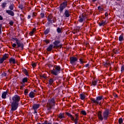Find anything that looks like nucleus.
I'll return each instance as SVG.
<instances>
[{"mask_svg":"<svg viewBox=\"0 0 124 124\" xmlns=\"http://www.w3.org/2000/svg\"><path fill=\"white\" fill-rule=\"evenodd\" d=\"M4 62V61L3 60L2 58H0V64L3 63Z\"/></svg>","mask_w":124,"mask_h":124,"instance_id":"8fccbe9b","label":"nucleus"},{"mask_svg":"<svg viewBox=\"0 0 124 124\" xmlns=\"http://www.w3.org/2000/svg\"><path fill=\"white\" fill-rule=\"evenodd\" d=\"M104 65L105 66H108V64L107 63V62H106L104 64Z\"/></svg>","mask_w":124,"mask_h":124,"instance_id":"13d9d810","label":"nucleus"},{"mask_svg":"<svg viewBox=\"0 0 124 124\" xmlns=\"http://www.w3.org/2000/svg\"><path fill=\"white\" fill-rule=\"evenodd\" d=\"M40 106V104H34L32 106V108H33V110H37V109H38V108H39Z\"/></svg>","mask_w":124,"mask_h":124,"instance_id":"dca6fc26","label":"nucleus"},{"mask_svg":"<svg viewBox=\"0 0 124 124\" xmlns=\"http://www.w3.org/2000/svg\"><path fill=\"white\" fill-rule=\"evenodd\" d=\"M6 13L8 14V15H10L12 16H13L15 15V14H14V12H13L11 10H7L6 11Z\"/></svg>","mask_w":124,"mask_h":124,"instance_id":"ddd939ff","label":"nucleus"},{"mask_svg":"<svg viewBox=\"0 0 124 124\" xmlns=\"http://www.w3.org/2000/svg\"><path fill=\"white\" fill-rule=\"evenodd\" d=\"M57 32L58 33H62V28L58 27L57 29Z\"/></svg>","mask_w":124,"mask_h":124,"instance_id":"7c9ffc66","label":"nucleus"},{"mask_svg":"<svg viewBox=\"0 0 124 124\" xmlns=\"http://www.w3.org/2000/svg\"><path fill=\"white\" fill-rule=\"evenodd\" d=\"M113 52L114 54H118V49H113Z\"/></svg>","mask_w":124,"mask_h":124,"instance_id":"ea45409f","label":"nucleus"},{"mask_svg":"<svg viewBox=\"0 0 124 124\" xmlns=\"http://www.w3.org/2000/svg\"><path fill=\"white\" fill-rule=\"evenodd\" d=\"M9 57V54H7V53H5L4 55H3L2 57V59H3V61H5V60L8 59Z\"/></svg>","mask_w":124,"mask_h":124,"instance_id":"f3484780","label":"nucleus"},{"mask_svg":"<svg viewBox=\"0 0 124 124\" xmlns=\"http://www.w3.org/2000/svg\"><path fill=\"white\" fill-rule=\"evenodd\" d=\"M84 67H90V64L89 63H87L86 64H85L84 66Z\"/></svg>","mask_w":124,"mask_h":124,"instance_id":"09e8293b","label":"nucleus"},{"mask_svg":"<svg viewBox=\"0 0 124 124\" xmlns=\"http://www.w3.org/2000/svg\"><path fill=\"white\" fill-rule=\"evenodd\" d=\"M110 115V110L109 109H106L102 114L101 111H99L98 113V118L101 122H102L103 120L104 121H107L108 120V117Z\"/></svg>","mask_w":124,"mask_h":124,"instance_id":"f03ea898","label":"nucleus"},{"mask_svg":"<svg viewBox=\"0 0 124 124\" xmlns=\"http://www.w3.org/2000/svg\"><path fill=\"white\" fill-rule=\"evenodd\" d=\"M2 93H8L7 92V91H6V92H2Z\"/></svg>","mask_w":124,"mask_h":124,"instance_id":"69168bd1","label":"nucleus"},{"mask_svg":"<svg viewBox=\"0 0 124 124\" xmlns=\"http://www.w3.org/2000/svg\"><path fill=\"white\" fill-rule=\"evenodd\" d=\"M64 15L65 16V17H66V18H68V17L70 16V14H69V11H68V10H65Z\"/></svg>","mask_w":124,"mask_h":124,"instance_id":"2eb2a0df","label":"nucleus"},{"mask_svg":"<svg viewBox=\"0 0 124 124\" xmlns=\"http://www.w3.org/2000/svg\"><path fill=\"white\" fill-rule=\"evenodd\" d=\"M12 101L11 103V109L10 110V113H13V111H16L18 109L19 106V102L21 100V96L16 94L12 97Z\"/></svg>","mask_w":124,"mask_h":124,"instance_id":"f257e3e1","label":"nucleus"},{"mask_svg":"<svg viewBox=\"0 0 124 124\" xmlns=\"http://www.w3.org/2000/svg\"><path fill=\"white\" fill-rule=\"evenodd\" d=\"M19 83L21 85L20 87V90L25 89L24 88H25L26 86V83H28V78H24Z\"/></svg>","mask_w":124,"mask_h":124,"instance_id":"1a4fd4ad","label":"nucleus"},{"mask_svg":"<svg viewBox=\"0 0 124 124\" xmlns=\"http://www.w3.org/2000/svg\"><path fill=\"white\" fill-rule=\"evenodd\" d=\"M6 5H7V3L4 2L2 3V4L1 5V6L2 7V8H5L6 7Z\"/></svg>","mask_w":124,"mask_h":124,"instance_id":"bb28decb","label":"nucleus"},{"mask_svg":"<svg viewBox=\"0 0 124 124\" xmlns=\"http://www.w3.org/2000/svg\"><path fill=\"white\" fill-rule=\"evenodd\" d=\"M85 20H86V16H85L82 15L81 16H79L78 22L79 23H83Z\"/></svg>","mask_w":124,"mask_h":124,"instance_id":"f8f14e48","label":"nucleus"},{"mask_svg":"<svg viewBox=\"0 0 124 124\" xmlns=\"http://www.w3.org/2000/svg\"><path fill=\"white\" fill-rule=\"evenodd\" d=\"M104 24H105V25H106V24H107V22L106 21V20H105L104 21Z\"/></svg>","mask_w":124,"mask_h":124,"instance_id":"774afa93","label":"nucleus"},{"mask_svg":"<svg viewBox=\"0 0 124 124\" xmlns=\"http://www.w3.org/2000/svg\"><path fill=\"white\" fill-rule=\"evenodd\" d=\"M105 16H106V17H108V13L107 12L105 13Z\"/></svg>","mask_w":124,"mask_h":124,"instance_id":"bf43d9fd","label":"nucleus"},{"mask_svg":"<svg viewBox=\"0 0 124 124\" xmlns=\"http://www.w3.org/2000/svg\"><path fill=\"white\" fill-rule=\"evenodd\" d=\"M91 100L93 102V103H95V104H96L97 105H98V104L100 105V102H97L96 100L93 98H91Z\"/></svg>","mask_w":124,"mask_h":124,"instance_id":"4be33fe9","label":"nucleus"},{"mask_svg":"<svg viewBox=\"0 0 124 124\" xmlns=\"http://www.w3.org/2000/svg\"><path fill=\"white\" fill-rule=\"evenodd\" d=\"M108 64V66H110V65H111V64L109 62H107Z\"/></svg>","mask_w":124,"mask_h":124,"instance_id":"338daca9","label":"nucleus"},{"mask_svg":"<svg viewBox=\"0 0 124 124\" xmlns=\"http://www.w3.org/2000/svg\"><path fill=\"white\" fill-rule=\"evenodd\" d=\"M53 48H55L56 49L58 48H61L62 47V44L61 43V41L60 40H55L53 43Z\"/></svg>","mask_w":124,"mask_h":124,"instance_id":"9d476101","label":"nucleus"},{"mask_svg":"<svg viewBox=\"0 0 124 124\" xmlns=\"http://www.w3.org/2000/svg\"><path fill=\"white\" fill-rule=\"evenodd\" d=\"M34 114H37V109H34Z\"/></svg>","mask_w":124,"mask_h":124,"instance_id":"6e6d98bb","label":"nucleus"},{"mask_svg":"<svg viewBox=\"0 0 124 124\" xmlns=\"http://www.w3.org/2000/svg\"><path fill=\"white\" fill-rule=\"evenodd\" d=\"M0 20H3V17H2L1 16H0Z\"/></svg>","mask_w":124,"mask_h":124,"instance_id":"0e129e2a","label":"nucleus"},{"mask_svg":"<svg viewBox=\"0 0 124 124\" xmlns=\"http://www.w3.org/2000/svg\"><path fill=\"white\" fill-rule=\"evenodd\" d=\"M54 16L52 15H49L47 17V22L46 23L48 26H51L52 24L56 23V21L54 20Z\"/></svg>","mask_w":124,"mask_h":124,"instance_id":"0eeeda50","label":"nucleus"},{"mask_svg":"<svg viewBox=\"0 0 124 124\" xmlns=\"http://www.w3.org/2000/svg\"><path fill=\"white\" fill-rule=\"evenodd\" d=\"M102 99H103V96H102V95L98 96L96 97V101L97 102H99Z\"/></svg>","mask_w":124,"mask_h":124,"instance_id":"a211bd4d","label":"nucleus"},{"mask_svg":"<svg viewBox=\"0 0 124 124\" xmlns=\"http://www.w3.org/2000/svg\"><path fill=\"white\" fill-rule=\"evenodd\" d=\"M66 114L68 117H69V118H71V120L74 122L75 124H78V121H79V114L78 113L75 114L76 118L73 117V115L72 114H70L69 112H66Z\"/></svg>","mask_w":124,"mask_h":124,"instance_id":"20e7f679","label":"nucleus"},{"mask_svg":"<svg viewBox=\"0 0 124 124\" xmlns=\"http://www.w3.org/2000/svg\"><path fill=\"white\" fill-rule=\"evenodd\" d=\"M105 25V24L103 20H102V21L100 23H99V27H102V26H104Z\"/></svg>","mask_w":124,"mask_h":124,"instance_id":"e433bc0d","label":"nucleus"},{"mask_svg":"<svg viewBox=\"0 0 124 124\" xmlns=\"http://www.w3.org/2000/svg\"><path fill=\"white\" fill-rule=\"evenodd\" d=\"M55 97H53L51 100L49 99L47 103V108L48 111L52 109V107L55 105Z\"/></svg>","mask_w":124,"mask_h":124,"instance_id":"423d86ee","label":"nucleus"},{"mask_svg":"<svg viewBox=\"0 0 124 124\" xmlns=\"http://www.w3.org/2000/svg\"><path fill=\"white\" fill-rule=\"evenodd\" d=\"M18 8H20V9H21V10H23V9H24V6H23V4H19Z\"/></svg>","mask_w":124,"mask_h":124,"instance_id":"72a5a7b5","label":"nucleus"},{"mask_svg":"<svg viewBox=\"0 0 124 124\" xmlns=\"http://www.w3.org/2000/svg\"><path fill=\"white\" fill-rule=\"evenodd\" d=\"M7 95V93H2L1 97L3 99H5V98H6Z\"/></svg>","mask_w":124,"mask_h":124,"instance_id":"2f4dec72","label":"nucleus"},{"mask_svg":"<svg viewBox=\"0 0 124 124\" xmlns=\"http://www.w3.org/2000/svg\"><path fill=\"white\" fill-rule=\"evenodd\" d=\"M9 62L10 63H13L14 64H15V63H16V61L14 58L12 57L9 59Z\"/></svg>","mask_w":124,"mask_h":124,"instance_id":"aec40b11","label":"nucleus"},{"mask_svg":"<svg viewBox=\"0 0 124 124\" xmlns=\"http://www.w3.org/2000/svg\"><path fill=\"white\" fill-rule=\"evenodd\" d=\"M42 103H45V102H47V98H45L43 99L42 100Z\"/></svg>","mask_w":124,"mask_h":124,"instance_id":"4c0bfd02","label":"nucleus"},{"mask_svg":"<svg viewBox=\"0 0 124 124\" xmlns=\"http://www.w3.org/2000/svg\"><path fill=\"white\" fill-rule=\"evenodd\" d=\"M44 41L46 44H49V43H50V41L49 40H45Z\"/></svg>","mask_w":124,"mask_h":124,"instance_id":"a18cd8bd","label":"nucleus"},{"mask_svg":"<svg viewBox=\"0 0 124 124\" xmlns=\"http://www.w3.org/2000/svg\"><path fill=\"white\" fill-rule=\"evenodd\" d=\"M78 62V58L75 57H71L70 58V62L73 65H76Z\"/></svg>","mask_w":124,"mask_h":124,"instance_id":"9b49d317","label":"nucleus"},{"mask_svg":"<svg viewBox=\"0 0 124 124\" xmlns=\"http://www.w3.org/2000/svg\"><path fill=\"white\" fill-rule=\"evenodd\" d=\"M62 70V68L60 65H55L54 68L51 71V74L57 76L58 74L61 73V71Z\"/></svg>","mask_w":124,"mask_h":124,"instance_id":"39448f33","label":"nucleus"},{"mask_svg":"<svg viewBox=\"0 0 124 124\" xmlns=\"http://www.w3.org/2000/svg\"><path fill=\"white\" fill-rule=\"evenodd\" d=\"M81 113L84 116H86L87 115V112L85 111V110H82L81 111Z\"/></svg>","mask_w":124,"mask_h":124,"instance_id":"c9c22d12","label":"nucleus"},{"mask_svg":"<svg viewBox=\"0 0 124 124\" xmlns=\"http://www.w3.org/2000/svg\"><path fill=\"white\" fill-rule=\"evenodd\" d=\"M79 62L81 64H83L84 63H87V62L85 61H83V59H82V58L79 59Z\"/></svg>","mask_w":124,"mask_h":124,"instance_id":"cd10ccee","label":"nucleus"},{"mask_svg":"<svg viewBox=\"0 0 124 124\" xmlns=\"http://www.w3.org/2000/svg\"><path fill=\"white\" fill-rule=\"evenodd\" d=\"M79 97L81 100H84L86 98V95L84 93H80L79 94Z\"/></svg>","mask_w":124,"mask_h":124,"instance_id":"412c9836","label":"nucleus"},{"mask_svg":"<svg viewBox=\"0 0 124 124\" xmlns=\"http://www.w3.org/2000/svg\"><path fill=\"white\" fill-rule=\"evenodd\" d=\"M40 16L42 18V19H43V18H44L45 17V14L44 13H41L40 14Z\"/></svg>","mask_w":124,"mask_h":124,"instance_id":"58836bf2","label":"nucleus"},{"mask_svg":"<svg viewBox=\"0 0 124 124\" xmlns=\"http://www.w3.org/2000/svg\"><path fill=\"white\" fill-rule=\"evenodd\" d=\"M58 118L59 119H64V113H60L59 115H58Z\"/></svg>","mask_w":124,"mask_h":124,"instance_id":"a878e982","label":"nucleus"},{"mask_svg":"<svg viewBox=\"0 0 124 124\" xmlns=\"http://www.w3.org/2000/svg\"><path fill=\"white\" fill-rule=\"evenodd\" d=\"M33 33H34V32H33V31H31L30 32V34L31 36H32V35H33Z\"/></svg>","mask_w":124,"mask_h":124,"instance_id":"603ef678","label":"nucleus"},{"mask_svg":"<svg viewBox=\"0 0 124 124\" xmlns=\"http://www.w3.org/2000/svg\"><path fill=\"white\" fill-rule=\"evenodd\" d=\"M32 31H33L34 32V31H36V29L35 28H34L33 29H32Z\"/></svg>","mask_w":124,"mask_h":124,"instance_id":"680f3d73","label":"nucleus"},{"mask_svg":"<svg viewBox=\"0 0 124 124\" xmlns=\"http://www.w3.org/2000/svg\"><path fill=\"white\" fill-rule=\"evenodd\" d=\"M1 28H2V24H0V33L1 34Z\"/></svg>","mask_w":124,"mask_h":124,"instance_id":"3c124183","label":"nucleus"},{"mask_svg":"<svg viewBox=\"0 0 124 124\" xmlns=\"http://www.w3.org/2000/svg\"><path fill=\"white\" fill-rule=\"evenodd\" d=\"M123 122H124V120H123V118H120L119 119V120H118V123H119V124H123Z\"/></svg>","mask_w":124,"mask_h":124,"instance_id":"473e14b6","label":"nucleus"},{"mask_svg":"<svg viewBox=\"0 0 124 124\" xmlns=\"http://www.w3.org/2000/svg\"><path fill=\"white\" fill-rule=\"evenodd\" d=\"M9 24V25H10V26H13V25L14 24V22H13V21H10Z\"/></svg>","mask_w":124,"mask_h":124,"instance_id":"c03bdc74","label":"nucleus"},{"mask_svg":"<svg viewBox=\"0 0 124 124\" xmlns=\"http://www.w3.org/2000/svg\"><path fill=\"white\" fill-rule=\"evenodd\" d=\"M22 72L26 75V76H29V73L28 72V70L26 68L22 69Z\"/></svg>","mask_w":124,"mask_h":124,"instance_id":"6ab92c4d","label":"nucleus"},{"mask_svg":"<svg viewBox=\"0 0 124 124\" xmlns=\"http://www.w3.org/2000/svg\"><path fill=\"white\" fill-rule=\"evenodd\" d=\"M32 67L34 68L36 66V63H32L31 64Z\"/></svg>","mask_w":124,"mask_h":124,"instance_id":"de8ad7c7","label":"nucleus"},{"mask_svg":"<svg viewBox=\"0 0 124 124\" xmlns=\"http://www.w3.org/2000/svg\"><path fill=\"white\" fill-rule=\"evenodd\" d=\"M113 94L114 97H115L116 98H118V94H115V93H113Z\"/></svg>","mask_w":124,"mask_h":124,"instance_id":"5fc2aeb1","label":"nucleus"},{"mask_svg":"<svg viewBox=\"0 0 124 124\" xmlns=\"http://www.w3.org/2000/svg\"><path fill=\"white\" fill-rule=\"evenodd\" d=\"M54 81H55V79L54 78H50L49 80H48L49 85H50V86H52Z\"/></svg>","mask_w":124,"mask_h":124,"instance_id":"5701e85b","label":"nucleus"},{"mask_svg":"<svg viewBox=\"0 0 124 124\" xmlns=\"http://www.w3.org/2000/svg\"><path fill=\"white\" fill-rule=\"evenodd\" d=\"M31 15H29L28 16L27 19H31Z\"/></svg>","mask_w":124,"mask_h":124,"instance_id":"e2e57ef3","label":"nucleus"},{"mask_svg":"<svg viewBox=\"0 0 124 124\" xmlns=\"http://www.w3.org/2000/svg\"><path fill=\"white\" fill-rule=\"evenodd\" d=\"M24 93H28V90L25 89V90H24Z\"/></svg>","mask_w":124,"mask_h":124,"instance_id":"4d7b16f0","label":"nucleus"},{"mask_svg":"<svg viewBox=\"0 0 124 124\" xmlns=\"http://www.w3.org/2000/svg\"><path fill=\"white\" fill-rule=\"evenodd\" d=\"M7 74L6 73L3 72L2 73L1 75H2V76H3V77H5L6 76Z\"/></svg>","mask_w":124,"mask_h":124,"instance_id":"37998d69","label":"nucleus"},{"mask_svg":"<svg viewBox=\"0 0 124 124\" xmlns=\"http://www.w3.org/2000/svg\"><path fill=\"white\" fill-rule=\"evenodd\" d=\"M12 41H16V43L17 46V48H21L22 50H24V47H25V45H24V43L22 42V41L18 39L17 38H12Z\"/></svg>","mask_w":124,"mask_h":124,"instance_id":"7ed1b4c3","label":"nucleus"},{"mask_svg":"<svg viewBox=\"0 0 124 124\" xmlns=\"http://www.w3.org/2000/svg\"><path fill=\"white\" fill-rule=\"evenodd\" d=\"M96 85H97V80H93L92 81V86L95 87Z\"/></svg>","mask_w":124,"mask_h":124,"instance_id":"c756f323","label":"nucleus"},{"mask_svg":"<svg viewBox=\"0 0 124 124\" xmlns=\"http://www.w3.org/2000/svg\"><path fill=\"white\" fill-rule=\"evenodd\" d=\"M10 10H13L14 9V4H11L9 6Z\"/></svg>","mask_w":124,"mask_h":124,"instance_id":"c85d7f7f","label":"nucleus"},{"mask_svg":"<svg viewBox=\"0 0 124 124\" xmlns=\"http://www.w3.org/2000/svg\"><path fill=\"white\" fill-rule=\"evenodd\" d=\"M32 31H33L34 32V31H36V29L35 28H34L33 29H32Z\"/></svg>","mask_w":124,"mask_h":124,"instance_id":"052dcab7","label":"nucleus"},{"mask_svg":"<svg viewBox=\"0 0 124 124\" xmlns=\"http://www.w3.org/2000/svg\"><path fill=\"white\" fill-rule=\"evenodd\" d=\"M37 15V14L35 13V12H33L32 15V17H35Z\"/></svg>","mask_w":124,"mask_h":124,"instance_id":"79ce46f5","label":"nucleus"},{"mask_svg":"<svg viewBox=\"0 0 124 124\" xmlns=\"http://www.w3.org/2000/svg\"><path fill=\"white\" fill-rule=\"evenodd\" d=\"M98 10H100L101 11H103L104 9H103V8H101V6H99L98 7Z\"/></svg>","mask_w":124,"mask_h":124,"instance_id":"a19ab883","label":"nucleus"},{"mask_svg":"<svg viewBox=\"0 0 124 124\" xmlns=\"http://www.w3.org/2000/svg\"><path fill=\"white\" fill-rule=\"evenodd\" d=\"M67 6V1L65 0L63 2H62L59 6V11L60 13H62L63 12V9H65V8H66Z\"/></svg>","mask_w":124,"mask_h":124,"instance_id":"6e6552de","label":"nucleus"},{"mask_svg":"<svg viewBox=\"0 0 124 124\" xmlns=\"http://www.w3.org/2000/svg\"><path fill=\"white\" fill-rule=\"evenodd\" d=\"M53 48H54V46L53 44H50L46 48V51L47 52H51L53 50Z\"/></svg>","mask_w":124,"mask_h":124,"instance_id":"4468645a","label":"nucleus"},{"mask_svg":"<svg viewBox=\"0 0 124 124\" xmlns=\"http://www.w3.org/2000/svg\"><path fill=\"white\" fill-rule=\"evenodd\" d=\"M122 73L124 71V65L122 66L121 67V70Z\"/></svg>","mask_w":124,"mask_h":124,"instance_id":"49530a36","label":"nucleus"},{"mask_svg":"<svg viewBox=\"0 0 124 124\" xmlns=\"http://www.w3.org/2000/svg\"><path fill=\"white\" fill-rule=\"evenodd\" d=\"M16 46H17V44L14 43V44H12V46L14 48H15V47H16Z\"/></svg>","mask_w":124,"mask_h":124,"instance_id":"864d4df0","label":"nucleus"},{"mask_svg":"<svg viewBox=\"0 0 124 124\" xmlns=\"http://www.w3.org/2000/svg\"><path fill=\"white\" fill-rule=\"evenodd\" d=\"M49 32H50V28H47L45 30L44 33L45 35H47Z\"/></svg>","mask_w":124,"mask_h":124,"instance_id":"393cba45","label":"nucleus"},{"mask_svg":"<svg viewBox=\"0 0 124 124\" xmlns=\"http://www.w3.org/2000/svg\"><path fill=\"white\" fill-rule=\"evenodd\" d=\"M29 96L31 98H33V97H34V93H29Z\"/></svg>","mask_w":124,"mask_h":124,"instance_id":"f704fd0d","label":"nucleus"},{"mask_svg":"<svg viewBox=\"0 0 124 124\" xmlns=\"http://www.w3.org/2000/svg\"><path fill=\"white\" fill-rule=\"evenodd\" d=\"M119 41L120 42L124 41V34H122L119 36Z\"/></svg>","mask_w":124,"mask_h":124,"instance_id":"b1692460","label":"nucleus"}]
</instances>
